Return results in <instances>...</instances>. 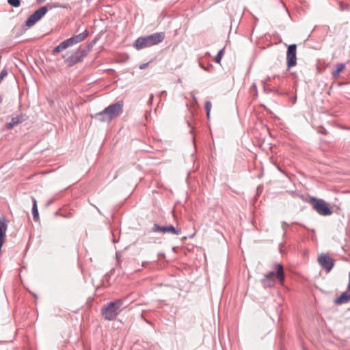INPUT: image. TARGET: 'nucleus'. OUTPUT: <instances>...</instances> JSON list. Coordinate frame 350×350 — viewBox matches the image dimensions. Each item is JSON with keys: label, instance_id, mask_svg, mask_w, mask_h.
Returning a JSON list of instances; mask_svg holds the SVG:
<instances>
[{"label": "nucleus", "instance_id": "nucleus-1", "mask_svg": "<svg viewBox=\"0 0 350 350\" xmlns=\"http://www.w3.org/2000/svg\"><path fill=\"white\" fill-rule=\"evenodd\" d=\"M165 38L163 32H157L151 35L138 38L135 43L134 46L136 49L140 50L146 47H150L161 42Z\"/></svg>", "mask_w": 350, "mask_h": 350}, {"label": "nucleus", "instance_id": "nucleus-2", "mask_svg": "<svg viewBox=\"0 0 350 350\" xmlns=\"http://www.w3.org/2000/svg\"><path fill=\"white\" fill-rule=\"evenodd\" d=\"M275 278L281 284L284 280L283 267L280 264H276L275 271H270L266 274L264 278L262 279L261 283L264 287H271L275 284Z\"/></svg>", "mask_w": 350, "mask_h": 350}, {"label": "nucleus", "instance_id": "nucleus-3", "mask_svg": "<svg viewBox=\"0 0 350 350\" xmlns=\"http://www.w3.org/2000/svg\"><path fill=\"white\" fill-rule=\"evenodd\" d=\"M122 300L116 299L105 306L102 309V314L104 319L108 321L115 319L122 311Z\"/></svg>", "mask_w": 350, "mask_h": 350}, {"label": "nucleus", "instance_id": "nucleus-4", "mask_svg": "<svg viewBox=\"0 0 350 350\" xmlns=\"http://www.w3.org/2000/svg\"><path fill=\"white\" fill-rule=\"evenodd\" d=\"M310 204L316 212L321 215L327 216L333 213L328 204L322 199L312 198L310 199Z\"/></svg>", "mask_w": 350, "mask_h": 350}, {"label": "nucleus", "instance_id": "nucleus-5", "mask_svg": "<svg viewBox=\"0 0 350 350\" xmlns=\"http://www.w3.org/2000/svg\"><path fill=\"white\" fill-rule=\"evenodd\" d=\"M90 51V48L82 49L80 47L73 54L66 59L65 63L68 66H72L75 64L82 62L88 55Z\"/></svg>", "mask_w": 350, "mask_h": 350}, {"label": "nucleus", "instance_id": "nucleus-6", "mask_svg": "<svg viewBox=\"0 0 350 350\" xmlns=\"http://www.w3.org/2000/svg\"><path fill=\"white\" fill-rule=\"evenodd\" d=\"M48 11V5L40 8L35 11L27 19L25 24L28 27H31L36 24L42 16H44Z\"/></svg>", "mask_w": 350, "mask_h": 350}, {"label": "nucleus", "instance_id": "nucleus-7", "mask_svg": "<svg viewBox=\"0 0 350 350\" xmlns=\"http://www.w3.org/2000/svg\"><path fill=\"white\" fill-rule=\"evenodd\" d=\"M105 110L112 120L122 114L123 111V101L119 100L116 103L111 104L106 107Z\"/></svg>", "mask_w": 350, "mask_h": 350}, {"label": "nucleus", "instance_id": "nucleus-8", "mask_svg": "<svg viewBox=\"0 0 350 350\" xmlns=\"http://www.w3.org/2000/svg\"><path fill=\"white\" fill-rule=\"evenodd\" d=\"M297 45L295 44H290L286 52V61L288 69L294 67L297 64Z\"/></svg>", "mask_w": 350, "mask_h": 350}, {"label": "nucleus", "instance_id": "nucleus-9", "mask_svg": "<svg viewBox=\"0 0 350 350\" xmlns=\"http://www.w3.org/2000/svg\"><path fill=\"white\" fill-rule=\"evenodd\" d=\"M318 262L327 272H329L334 265L333 259L327 254H321L318 256Z\"/></svg>", "mask_w": 350, "mask_h": 350}, {"label": "nucleus", "instance_id": "nucleus-10", "mask_svg": "<svg viewBox=\"0 0 350 350\" xmlns=\"http://www.w3.org/2000/svg\"><path fill=\"white\" fill-rule=\"evenodd\" d=\"M152 230L154 232H161L163 233H171L179 235L181 233V230L179 228H175L173 226L169 225L167 226H160L157 224H154Z\"/></svg>", "mask_w": 350, "mask_h": 350}, {"label": "nucleus", "instance_id": "nucleus-11", "mask_svg": "<svg viewBox=\"0 0 350 350\" xmlns=\"http://www.w3.org/2000/svg\"><path fill=\"white\" fill-rule=\"evenodd\" d=\"M88 32L87 30H85L82 33L67 39V40L70 46L75 44L82 42L88 37Z\"/></svg>", "mask_w": 350, "mask_h": 350}, {"label": "nucleus", "instance_id": "nucleus-12", "mask_svg": "<svg viewBox=\"0 0 350 350\" xmlns=\"http://www.w3.org/2000/svg\"><path fill=\"white\" fill-rule=\"evenodd\" d=\"M91 116L92 118H95L101 122H110L111 121L107 112H106L105 109L100 112L96 113L94 115H92Z\"/></svg>", "mask_w": 350, "mask_h": 350}, {"label": "nucleus", "instance_id": "nucleus-13", "mask_svg": "<svg viewBox=\"0 0 350 350\" xmlns=\"http://www.w3.org/2000/svg\"><path fill=\"white\" fill-rule=\"evenodd\" d=\"M350 300V292H344L341 295L335 299L336 304H342L348 302Z\"/></svg>", "mask_w": 350, "mask_h": 350}, {"label": "nucleus", "instance_id": "nucleus-14", "mask_svg": "<svg viewBox=\"0 0 350 350\" xmlns=\"http://www.w3.org/2000/svg\"><path fill=\"white\" fill-rule=\"evenodd\" d=\"M24 121V118L22 116H16L12 118L11 121L6 124V127L8 129H12L14 126L21 123Z\"/></svg>", "mask_w": 350, "mask_h": 350}, {"label": "nucleus", "instance_id": "nucleus-15", "mask_svg": "<svg viewBox=\"0 0 350 350\" xmlns=\"http://www.w3.org/2000/svg\"><path fill=\"white\" fill-rule=\"evenodd\" d=\"M69 43L67 40L62 42L59 45H57L56 47L54 48L53 50V54H56L58 53L62 52V51L66 49L68 47H69Z\"/></svg>", "mask_w": 350, "mask_h": 350}, {"label": "nucleus", "instance_id": "nucleus-16", "mask_svg": "<svg viewBox=\"0 0 350 350\" xmlns=\"http://www.w3.org/2000/svg\"><path fill=\"white\" fill-rule=\"evenodd\" d=\"M33 206H32V215L33 220L37 221L39 219L38 210L37 206V201L34 198H32Z\"/></svg>", "mask_w": 350, "mask_h": 350}, {"label": "nucleus", "instance_id": "nucleus-17", "mask_svg": "<svg viewBox=\"0 0 350 350\" xmlns=\"http://www.w3.org/2000/svg\"><path fill=\"white\" fill-rule=\"evenodd\" d=\"M336 69L332 72V76L334 78H337L339 76L340 72L345 69V65L344 64H338L336 65Z\"/></svg>", "mask_w": 350, "mask_h": 350}, {"label": "nucleus", "instance_id": "nucleus-18", "mask_svg": "<svg viewBox=\"0 0 350 350\" xmlns=\"http://www.w3.org/2000/svg\"><path fill=\"white\" fill-rule=\"evenodd\" d=\"M224 48H223L219 51V52L217 53V54L215 58V62H217L218 64L220 63L222 56L224 55Z\"/></svg>", "mask_w": 350, "mask_h": 350}, {"label": "nucleus", "instance_id": "nucleus-19", "mask_svg": "<svg viewBox=\"0 0 350 350\" xmlns=\"http://www.w3.org/2000/svg\"><path fill=\"white\" fill-rule=\"evenodd\" d=\"M211 107H212V105H211V103L210 101H206L205 103V109H206V116H207L208 118H209V116H210V112H211Z\"/></svg>", "mask_w": 350, "mask_h": 350}, {"label": "nucleus", "instance_id": "nucleus-20", "mask_svg": "<svg viewBox=\"0 0 350 350\" xmlns=\"http://www.w3.org/2000/svg\"><path fill=\"white\" fill-rule=\"evenodd\" d=\"M8 3L14 8H18L20 6L21 1L20 0H8Z\"/></svg>", "mask_w": 350, "mask_h": 350}, {"label": "nucleus", "instance_id": "nucleus-21", "mask_svg": "<svg viewBox=\"0 0 350 350\" xmlns=\"http://www.w3.org/2000/svg\"><path fill=\"white\" fill-rule=\"evenodd\" d=\"M8 75V71L6 69H3L0 72V83L3 79V78Z\"/></svg>", "mask_w": 350, "mask_h": 350}, {"label": "nucleus", "instance_id": "nucleus-22", "mask_svg": "<svg viewBox=\"0 0 350 350\" xmlns=\"http://www.w3.org/2000/svg\"><path fill=\"white\" fill-rule=\"evenodd\" d=\"M148 64L149 63L148 62V63H144V64H141L139 67V69H141V70L145 69L148 66Z\"/></svg>", "mask_w": 350, "mask_h": 350}, {"label": "nucleus", "instance_id": "nucleus-23", "mask_svg": "<svg viewBox=\"0 0 350 350\" xmlns=\"http://www.w3.org/2000/svg\"><path fill=\"white\" fill-rule=\"evenodd\" d=\"M347 289L350 292V271H349V283H348V285H347Z\"/></svg>", "mask_w": 350, "mask_h": 350}, {"label": "nucleus", "instance_id": "nucleus-24", "mask_svg": "<svg viewBox=\"0 0 350 350\" xmlns=\"http://www.w3.org/2000/svg\"><path fill=\"white\" fill-rule=\"evenodd\" d=\"M271 80V77H268L267 79H265L264 81H263V83H267L269 81Z\"/></svg>", "mask_w": 350, "mask_h": 350}, {"label": "nucleus", "instance_id": "nucleus-25", "mask_svg": "<svg viewBox=\"0 0 350 350\" xmlns=\"http://www.w3.org/2000/svg\"><path fill=\"white\" fill-rule=\"evenodd\" d=\"M38 1V3H43L44 1H45L46 0H37Z\"/></svg>", "mask_w": 350, "mask_h": 350}, {"label": "nucleus", "instance_id": "nucleus-26", "mask_svg": "<svg viewBox=\"0 0 350 350\" xmlns=\"http://www.w3.org/2000/svg\"><path fill=\"white\" fill-rule=\"evenodd\" d=\"M202 66V68L204 70H206V71H208V69L207 68V67H204V66Z\"/></svg>", "mask_w": 350, "mask_h": 350}, {"label": "nucleus", "instance_id": "nucleus-27", "mask_svg": "<svg viewBox=\"0 0 350 350\" xmlns=\"http://www.w3.org/2000/svg\"><path fill=\"white\" fill-rule=\"evenodd\" d=\"M2 102V98L1 96H0V103Z\"/></svg>", "mask_w": 350, "mask_h": 350}, {"label": "nucleus", "instance_id": "nucleus-28", "mask_svg": "<svg viewBox=\"0 0 350 350\" xmlns=\"http://www.w3.org/2000/svg\"><path fill=\"white\" fill-rule=\"evenodd\" d=\"M152 98H153V95L152 94V95H151V96H150V99H151V100H152Z\"/></svg>", "mask_w": 350, "mask_h": 350}, {"label": "nucleus", "instance_id": "nucleus-29", "mask_svg": "<svg viewBox=\"0 0 350 350\" xmlns=\"http://www.w3.org/2000/svg\"><path fill=\"white\" fill-rule=\"evenodd\" d=\"M286 222H283L284 226H286Z\"/></svg>", "mask_w": 350, "mask_h": 350}]
</instances>
